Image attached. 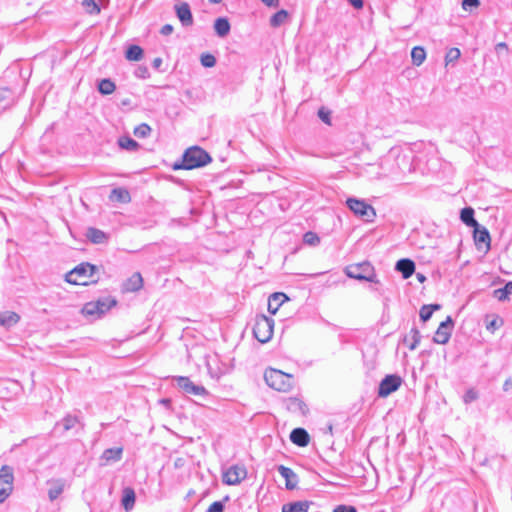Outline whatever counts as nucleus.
<instances>
[{
	"instance_id": "nucleus-52",
	"label": "nucleus",
	"mask_w": 512,
	"mask_h": 512,
	"mask_svg": "<svg viewBox=\"0 0 512 512\" xmlns=\"http://www.w3.org/2000/svg\"><path fill=\"white\" fill-rule=\"evenodd\" d=\"M502 322L503 321L501 319H493L486 325V328L488 330L494 331L495 329H498L502 325Z\"/></svg>"
},
{
	"instance_id": "nucleus-5",
	"label": "nucleus",
	"mask_w": 512,
	"mask_h": 512,
	"mask_svg": "<svg viewBox=\"0 0 512 512\" xmlns=\"http://www.w3.org/2000/svg\"><path fill=\"white\" fill-rule=\"evenodd\" d=\"M97 270V266L83 262L68 272L65 276V280L70 284L87 285V279L91 278Z\"/></svg>"
},
{
	"instance_id": "nucleus-3",
	"label": "nucleus",
	"mask_w": 512,
	"mask_h": 512,
	"mask_svg": "<svg viewBox=\"0 0 512 512\" xmlns=\"http://www.w3.org/2000/svg\"><path fill=\"white\" fill-rule=\"evenodd\" d=\"M264 379L269 387L280 392H288L294 385V376L292 374L273 368L265 371Z\"/></svg>"
},
{
	"instance_id": "nucleus-14",
	"label": "nucleus",
	"mask_w": 512,
	"mask_h": 512,
	"mask_svg": "<svg viewBox=\"0 0 512 512\" xmlns=\"http://www.w3.org/2000/svg\"><path fill=\"white\" fill-rule=\"evenodd\" d=\"M277 471L285 479V486L288 490H293L297 487L298 476L291 468L284 465H279L277 467Z\"/></svg>"
},
{
	"instance_id": "nucleus-32",
	"label": "nucleus",
	"mask_w": 512,
	"mask_h": 512,
	"mask_svg": "<svg viewBox=\"0 0 512 512\" xmlns=\"http://www.w3.org/2000/svg\"><path fill=\"white\" fill-rule=\"evenodd\" d=\"M125 57L129 61H139L143 57V49L138 45H130L125 52Z\"/></svg>"
},
{
	"instance_id": "nucleus-42",
	"label": "nucleus",
	"mask_w": 512,
	"mask_h": 512,
	"mask_svg": "<svg viewBox=\"0 0 512 512\" xmlns=\"http://www.w3.org/2000/svg\"><path fill=\"white\" fill-rule=\"evenodd\" d=\"M201 65L205 68H212L216 65V57L210 53H203L200 56Z\"/></svg>"
},
{
	"instance_id": "nucleus-22",
	"label": "nucleus",
	"mask_w": 512,
	"mask_h": 512,
	"mask_svg": "<svg viewBox=\"0 0 512 512\" xmlns=\"http://www.w3.org/2000/svg\"><path fill=\"white\" fill-rule=\"evenodd\" d=\"M122 454V447L108 448L103 451L101 460H104L106 464L110 462H117L121 460Z\"/></svg>"
},
{
	"instance_id": "nucleus-23",
	"label": "nucleus",
	"mask_w": 512,
	"mask_h": 512,
	"mask_svg": "<svg viewBox=\"0 0 512 512\" xmlns=\"http://www.w3.org/2000/svg\"><path fill=\"white\" fill-rule=\"evenodd\" d=\"M311 504L312 502L306 500L290 502L282 506V512H308Z\"/></svg>"
},
{
	"instance_id": "nucleus-46",
	"label": "nucleus",
	"mask_w": 512,
	"mask_h": 512,
	"mask_svg": "<svg viewBox=\"0 0 512 512\" xmlns=\"http://www.w3.org/2000/svg\"><path fill=\"white\" fill-rule=\"evenodd\" d=\"M479 397L478 392L474 388L468 389L465 394L463 395V402L465 404H470L477 400Z\"/></svg>"
},
{
	"instance_id": "nucleus-50",
	"label": "nucleus",
	"mask_w": 512,
	"mask_h": 512,
	"mask_svg": "<svg viewBox=\"0 0 512 512\" xmlns=\"http://www.w3.org/2000/svg\"><path fill=\"white\" fill-rule=\"evenodd\" d=\"M318 116L324 123L330 124V111L322 107L318 110Z\"/></svg>"
},
{
	"instance_id": "nucleus-21",
	"label": "nucleus",
	"mask_w": 512,
	"mask_h": 512,
	"mask_svg": "<svg viewBox=\"0 0 512 512\" xmlns=\"http://www.w3.org/2000/svg\"><path fill=\"white\" fill-rule=\"evenodd\" d=\"M421 341L420 331L416 326H413L408 335L403 339L404 344L408 346L410 350H415Z\"/></svg>"
},
{
	"instance_id": "nucleus-10",
	"label": "nucleus",
	"mask_w": 512,
	"mask_h": 512,
	"mask_svg": "<svg viewBox=\"0 0 512 512\" xmlns=\"http://www.w3.org/2000/svg\"><path fill=\"white\" fill-rule=\"evenodd\" d=\"M402 384V378L397 374L386 375L380 382L378 387V396L387 397L397 391Z\"/></svg>"
},
{
	"instance_id": "nucleus-25",
	"label": "nucleus",
	"mask_w": 512,
	"mask_h": 512,
	"mask_svg": "<svg viewBox=\"0 0 512 512\" xmlns=\"http://www.w3.org/2000/svg\"><path fill=\"white\" fill-rule=\"evenodd\" d=\"M20 321V316L16 312L5 311L0 313V326L10 328Z\"/></svg>"
},
{
	"instance_id": "nucleus-57",
	"label": "nucleus",
	"mask_w": 512,
	"mask_h": 512,
	"mask_svg": "<svg viewBox=\"0 0 512 512\" xmlns=\"http://www.w3.org/2000/svg\"><path fill=\"white\" fill-rule=\"evenodd\" d=\"M512 388V379H507L503 384V390L508 391Z\"/></svg>"
},
{
	"instance_id": "nucleus-53",
	"label": "nucleus",
	"mask_w": 512,
	"mask_h": 512,
	"mask_svg": "<svg viewBox=\"0 0 512 512\" xmlns=\"http://www.w3.org/2000/svg\"><path fill=\"white\" fill-rule=\"evenodd\" d=\"M173 30H174V28L171 24H165L162 26L160 33L163 36H168V35L172 34Z\"/></svg>"
},
{
	"instance_id": "nucleus-63",
	"label": "nucleus",
	"mask_w": 512,
	"mask_h": 512,
	"mask_svg": "<svg viewBox=\"0 0 512 512\" xmlns=\"http://www.w3.org/2000/svg\"><path fill=\"white\" fill-rule=\"evenodd\" d=\"M332 430H333V426H332V424H329V425H328V431H329L330 433H332Z\"/></svg>"
},
{
	"instance_id": "nucleus-6",
	"label": "nucleus",
	"mask_w": 512,
	"mask_h": 512,
	"mask_svg": "<svg viewBox=\"0 0 512 512\" xmlns=\"http://www.w3.org/2000/svg\"><path fill=\"white\" fill-rule=\"evenodd\" d=\"M345 274L352 279L378 283L374 267L369 262L349 265L345 268Z\"/></svg>"
},
{
	"instance_id": "nucleus-60",
	"label": "nucleus",
	"mask_w": 512,
	"mask_h": 512,
	"mask_svg": "<svg viewBox=\"0 0 512 512\" xmlns=\"http://www.w3.org/2000/svg\"><path fill=\"white\" fill-rule=\"evenodd\" d=\"M417 279H418L420 282H424V281L426 280V277H425L423 274L418 273V274H417Z\"/></svg>"
},
{
	"instance_id": "nucleus-48",
	"label": "nucleus",
	"mask_w": 512,
	"mask_h": 512,
	"mask_svg": "<svg viewBox=\"0 0 512 512\" xmlns=\"http://www.w3.org/2000/svg\"><path fill=\"white\" fill-rule=\"evenodd\" d=\"M480 5V0H463L462 8L465 11H472L474 8H477Z\"/></svg>"
},
{
	"instance_id": "nucleus-8",
	"label": "nucleus",
	"mask_w": 512,
	"mask_h": 512,
	"mask_svg": "<svg viewBox=\"0 0 512 512\" xmlns=\"http://www.w3.org/2000/svg\"><path fill=\"white\" fill-rule=\"evenodd\" d=\"M172 380L183 394L201 397H207L209 395L208 390L204 386L195 384L187 376H173Z\"/></svg>"
},
{
	"instance_id": "nucleus-24",
	"label": "nucleus",
	"mask_w": 512,
	"mask_h": 512,
	"mask_svg": "<svg viewBox=\"0 0 512 512\" xmlns=\"http://www.w3.org/2000/svg\"><path fill=\"white\" fill-rule=\"evenodd\" d=\"M85 235L93 244L105 243L108 238L105 232L94 227H89Z\"/></svg>"
},
{
	"instance_id": "nucleus-27",
	"label": "nucleus",
	"mask_w": 512,
	"mask_h": 512,
	"mask_svg": "<svg viewBox=\"0 0 512 512\" xmlns=\"http://www.w3.org/2000/svg\"><path fill=\"white\" fill-rule=\"evenodd\" d=\"M287 409L293 413L305 415L308 411L307 405L299 398L292 397L287 401Z\"/></svg>"
},
{
	"instance_id": "nucleus-9",
	"label": "nucleus",
	"mask_w": 512,
	"mask_h": 512,
	"mask_svg": "<svg viewBox=\"0 0 512 512\" xmlns=\"http://www.w3.org/2000/svg\"><path fill=\"white\" fill-rule=\"evenodd\" d=\"M346 205L355 215L360 216L366 221H372L376 216L375 209L364 200L348 198Z\"/></svg>"
},
{
	"instance_id": "nucleus-58",
	"label": "nucleus",
	"mask_w": 512,
	"mask_h": 512,
	"mask_svg": "<svg viewBox=\"0 0 512 512\" xmlns=\"http://www.w3.org/2000/svg\"><path fill=\"white\" fill-rule=\"evenodd\" d=\"M160 403L165 407H169L171 404V400L169 398H163L160 400Z\"/></svg>"
},
{
	"instance_id": "nucleus-39",
	"label": "nucleus",
	"mask_w": 512,
	"mask_h": 512,
	"mask_svg": "<svg viewBox=\"0 0 512 512\" xmlns=\"http://www.w3.org/2000/svg\"><path fill=\"white\" fill-rule=\"evenodd\" d=\"M151 131L152 129L148 124L141 123L140 125L134 128V135L137 138H146L150 135Z\"/></svg>"
},
{
	"instance_id": "nucleus-30",
	"label": "nucleus",
	"mask_w": 512,
	"mask_h": 512,
	"mask_svg": "<svg viewBox=\"0 0 512 512\" xmlns=\"http://www.w3.org/2000/svg\"><path fill=\"white\" fill-rule=\"evenodd\" d=\"M440 309H441V305L437 304V303L429 304V305H423L420 308V311H419L420 319L423 322H427L432 317L433 312L437 311V310H440Z\"/></svg>"
},
{
	"instance_id": "nucleus-45",
	"label": "nucleus",
	"mask_w": 512,
	"mask_h": 512,
	"mask_svg": "<svg viewBox=\"0 0 512 512\" xmlns=\"http://www.w3.org/2000/svg\"><path fill=\"white\" fill-rule=\"evenodd\" d=\"M303 241L309 245H317L320 243V238L316 233L309 231L304 234Z\"/></svg>"
},
{
	"instance_id": "nucleus-61",
	"label": "nucleus",
	"mask_w": 512,
	"mask_h": 512,
	"mask_svg": "<svg viewBox=\"0 0 512 512\" xmlns=\"http://www.w3.org/2000/svg\"><path fill=\"white\" fill-rule=\"evenodd\" d=\"M512 295V281L509 282V296Z\"/></svg>"
},
{
	"instance_id": "nucleus-16",
	"label": "nucleus",
	"mask_w": 512,
	"mask_h": 512,
	"mask_svg": "<svg viewBox=\"0 0 512 512\" xmlns=\"http://www.w3.org/2000/svg\"><path fill=\"white\" fill-rule=\"evenodd\" d=\"M290 441L299 447H305L309 444L310 436L304 428L298 427L291 431Z\"/></svg>"
},
{
	"instance_id": "nucleus-56",
	"label": "nucleus",
	"mask_w": 512,
	"mask_h": 512,
	"mask_svg": "<svg viewBox=\"0 0 512 512\" xmlns=\"http://www.w3.org/2000/svg\"><path fill=\"white\" fill-rule=\"evenodd\" d=\"M161 65H162V59L160 57H157L152 61V67L154 69H159Z\"/></svg>"
},
{
	"instance_id": "nucleus-13",
	"label": "nucleus",
	"mask_w": 512,
	"mask_h": 512,
	"mask_svg": "<svg viewBox=\"0 0 512 512\" xmlns=\"http://www.w3.org/2000/svg\"><path fill=\"white\" fill-rule=\"evenodd\" d=\"M175 12L183 26H191L193 24V16L190 6L186 2L175 5Z\"/></svg>"
},
{
	"instance_id": "nucleus-35",
	"label": "nucleus",
	"mask_w": 512,
	"mask_h": 512,
	"mask_svg": "<svg viewBox=\"0 0 512 512\" xmlns=\"http://www.w3.org/2000/svg\"><path fill=\"white\" fill-rule=\"evenodd\" d=\"M411 58H412V63L415 66H420L426 58L425 49L421 46L414 47L411 51Z\"/></svg>"
},
{
	"instance_id": "nucleus-44",
	"label": "nucleus",
	"mask_w": 512,
	"mask_h": 512,
	"mask_svg": "<svg viewBox=\"0 0 512 512\" xmlns=\"http://www.w3.org/2000/svg\"><path fill=\"white\" fill-rule=\"evenodd\" d=\"M13 484H1L0 483V503H3L12 493Z\"/></svg>"
},
{
	"instance_id": "nucleus-11",
	"label": "nucleus",
	"mask_w": 512,
	"mask_h": 512,
	"mask_svg": "<svg viewBox=\"0 0 512 512\" xmlns=\"http://www.w3.org/2000/svg\"><path fill=\"white\" fill-rule=\"evenodd\" d=\"M247 477V470L242 465H232L222 474V480L227 485H238Z\"/></svg>"
},
{
	"instance_id": "nucleus-31",
	"label": "nucleus",
	"mask_w": 512,
	"mask_h": 512,
	"mask_svg": "<svg viewBox=\"0 0 512 512\" xmlns=\"http://www.w3.org/2000/svg\"><path fill=\"white\" fill-rule=\"evenodd\" d=\"M64 490V483L62 480L51 482V487L48 490V496L51 501L56 500Z\"/></svg>"
},
{
	"instance_id": "nucleus-15",
	"label": "nucleus",
	"mask_w": 512,
	"mask_h": 512,
	"mask_svg": "<svg viewBox=\"0 0 512 512\" xmlns=\"http://www.w3.org/2000/svg\"><path fill=\"white\" fill-rule=\"evenodd\" d=\"M472 228H473V238H474L475 244L478 246L485 245V247L487 249H489L490 241H491L489 231L484 226H481L480 224H477L476 226H474Z\"/></svg>"
},
{
	"instance_id": "nucleus-12",
	"label": "nucleus",
	"mask_w": 512,
	"mask_h": 512,
	"mask_svg": "<svg viewBox=\"0 0 512 512\" xmlns=\"http://www.w3.org/2000/svg\"><path fill=\"white\" fill-rule=\"evenodd\" d=\"M454 321L451 316H448L445 321H442L437 328L433 337V342L437 344H446L450 340Z\"/></svg>"
},
{
	"instance_id": "nucleus-49",
	"label": "nucleus",
	"mask_w": 512,
	"mask_h": 512,
	"mask_svg": "<svg viewBox=\"0 0 512 512\" xmlns=\"http://www.w3.org/2000/svg\"><path fill=\"white\" fill-rule=\"evenodd\" d=\"M135 76L137 78H141V79H146L149 77V71L147 69V67L145 66H139L136 70H135Z\"/></svg>"
},
{
	"instance_id": "nucleus-29",
	"label": "nucleus",
	"mask_w": 512,
	"mask_h": 512,
	"mask_svg": "<svg viewBox=\"0 0 512 512\" xmlns=\"http://www.w3.org/2000/svg\"><path fill=\"white\" fill-rule=\"evenodd\" d=\"M474 214H475V212H474V209L472 207H464L460 211V219L468 227H474L477 224H479L476 221V219L474 217Z\"/></svg>"
},
{
	"instance_id": "nucleus-38",
	"label": "nucleus",
	"mask_w": 512,
	"mask_h": 512,
	"mask_svg": "<svg viewBox=\"0 0 512 512\" xmlns=\"http://www.w3.org/2000/svg\"><path fill=\"white\" fill-rule=\"evenodd\" d=\"M288 18V12L284 9L279 10L270 18V25L272 27L281 26Z\"/></svg>"
},
{
	"instance_id": "nucleus-28",
	"label": "nucleus",
	"mask_w": 512,
	"mask_h": 512,
	"mask_svg": "<svg viewBox=\"0 0 512 512\" xmlns=\"http://www.w3.org/2000/svg\"><path fill=\"white\" fill-rule=\"evenodd\" d=\"M214 29L219 37H225L229 34L231 26L227 18L219 17L215 20Z\"/></svg>"
},
{
	"instance_id": "nucleus-1",
	"label": "nucleus",
	"mask_w": 512,
	"mask_h": 512,
	"mask_svg": "<svg viewBox=\"0 0 512 512\" xmlns=\"http://www.w3.org/2000/svg\"><path fill=\"white\" fill-rule=\"evenodd\" d=\"M212 161L211 156L203 148L192 146L185 150L181 161H176L172 165L173 170H192L203 167Z\"/></svg>"
},
{
	"instance_id": "nucleus-19",
	"label": "nucleus",
	"mask_w": 512,
	"mask_h": 512,
	"mask_svg": "<svg viewBox=\"0 0 512 512\" xmlns=\"http://www.w3.org/2000/svg\"><path fill=\"white\" fill-rule=\"evenodd\" d=\"M288 300V297L282 292H276L270 295L268 299V311L276 314L281 305Z\"/></svg>"
},
{
	"instance_id": "nucleus-41",
	"label": "nucleus",
	"mask_w": 512,
	"mask_h": 512,
	"mask_svg": "<svg viewBox=\"0 0 512 512\" xmlns=\"http://www.w3.org/2000/svg\"><path fill=\"white\" fill-rule=\"evenodd\" d=\"M493 296L499 301H506L509 299V282L502 288L495 289Z\"/></svg>"
},
{
	"instance_id": "nucleus-20",
	"label": "nucleus",
	"mask_w": 512,
	"mask_h": 512,
	"mask_svg": "<svg viewBox=\"0 0 512 512\" xmlns=\"http://www.w3.org/2000/svg\"><path fill=\"white\" fill-rule=\"evenodd\" d=\"M136 494L133 488L126 487L123 489L121 504L125 511L129 512L134 508Z\"/></svg>"
},
{
	"instance_id": "nucleus-34",
	"label": "nucleus",
	"mask_w": 512,
	"mask_h": 512,
	"mask_svg": "<svg viewBox=\"0 0 512 512\" xmlns=\"http://www.w3.org/2000/svg\"><path fill=\"white\" fill-rule=\"evenodd\" d=\"M115 89V83L109 78L102 79L98 84V91L103 95H110Z\"/></svg>"
},
{
	"instance_id": "nucleus-59",
	"label": "nucleus",
	"mask_w": 512,
	"mask_h": 512,
	"mask_svg": "<svg viewBox=\"0 0 512 512\" xmlns=\"http://www.w3.org/2000/svg\"><path fill=\"white\" fill-rule=\"evenodd\" d=\"M496 48H497V49H499V48H505V49H507L508 47H507V44H506L505 42H501V43H498V44H497Z\"/></svg>"
},
{
	"instance_id": "nucleus-26",
	"label": "nucleus",
	"mask_w": 512,
	"mask_h": 512,
	"mask_svg": "<svg viewBox=\"0 0 512 512\" xmlns=\"http://www.w3.org/2000/svg\"><path fill=\"white\" fill-rule=\"evenodd\" d=\"M109 199L120 203H128L131 201V196L126 188L118 187L112 189Z\"/></svg>"
},
{
	"instance_id": "nucleus-17",
	"label": "nucleus",
	"mask_w": 512,
	"mask_h": 512,
	"mask_svg": "<svg viewBox=\"0 0 512 512\" xmlns=\"http://www.w3.org/2000/svg\"><path fill=\"white\" fill-rule=\"evenodd\" d=\"M395 269L402 274L404 279H408L415 272V263L411 259L403 258L396 262Z\"/></svg>"
},
{
	"instance_id": "nucleus-54",
	"label": "nucleus",
	"mask_w": 512,
	"mask_h": 512,
	"mask_svg": "<svg viewBox=\"0 0 512 512\" xmlns=\"http://www.w3.org/2000/svg\"><path fill=\"white\" fill-rule=\"evenodd\" d=\"M348 2L356 9H360L363 7V0H348Z\"/></svg>"
},
{
	"instance_id": "nucleus-47",
	"label": "nucleus",
	"mask_w": 512,
	"mask_h": 512,
	"mask_svg": "<svg viewBox=\"0 0 512 512\" xmlns=\"http://www.w3.org/2000/svg\"><path fill=\"white\" fill-rule=\"evenodd\" d=\"M461 53H460V50L458 48H451L447 53H446V56H445V60H446V63H450V62H453L455 60H457L459 57H460Z\"/></svg>"
},
{
	"instance_id": "nucleus-43",
	"label": "nucleus",
	"mask_w": 512,
	"mask_h": 512,
	"mask_svg": "<svg viewBox=\"0 0 512 512\" xmlns=\"http://www.w3.org/2000/svg\"><path fill=\"white\" fill-rule=\"evenodd\" d=\"M229 501V496H225L223 498V500L221 501H215L213 502L209 507L208 509L206 510V512H224V509H225V503Z\"/></svg>"
},
{
	"instance_id": "nucleus-62",
	"label": "nucleus",
	"mask_w": 512,
	"mask_h": 512,
	"mask_svg": "<svg viewBox=\"0 0 512 512\" xmlns=\"http://www.w3.org/2000/svg\"><path fill=\"white\" fill-rule=\"evenodd\" d=\"M209 2L214 3V4H218V3L222 2V0H209Z\"/></svg>"
},
{
	"instance_id": "nucleus-18",
	"label": "nucleus",
	"mask_w": 512,
	"mask_h": 512,
	"mask_svg": "<svg viewBox=\"0 0 512 512\" xmlns=\"http://www.w3.org/2000/svg\"><path fill=\"white\" fill-rule=\"evenodd\" d=\"M143 287V278L139 272H135L123 283V291L136 292Z\"/></svg>"
},
{
	"instance_id": "nucleus-33",
	"label": "nucleus",
	"mask_w": 512,
	"mask_h": 512,
	"mask_svg": "<svg viewBox=\"0 0 512 512\" xmlns=\"http://www.w3.org/2000/svg\"><path fill=\"white\" fill-rule=\"evenodd\" d=\"M78 422V418L76 416L67 415L63 419H61L59 422L56 423L55 428L58 429L62 427L63 431H69L73 427H75L76 423Z\"/></svg>"
},
{
	"instance_id": "nucleus-37",
	"label": "nucleus",
	"mask_w": 512,
	"mask_h": 512,
	"mask_svg": "<svg viewBox=\"0 0 512 512\" xmlns=\"http://www.w3.org/2000/svg\"><path fill=\"white\" fill-rule=\"evenodd\" d=\"M118 144L122 149L128 151H135L139 148V144L134 139L128 136L120 137L118 140Z\"/></svg>"
},
{
	"instance_id": "nucleus-36",
	"label": "nucleus",
	"mask_w": 512,
	"mask_h": 512,
	"mask_svg": "<svg viewBox=\"0 0 512 512\" xmlns=\"http://www.w3.org/2000/svg\"><path fill=\"white\" fill-rule=\"evenodd\" d=\"M14 475L13 468L8 465H3L0 468V483L1 484H13Z\"/></svg>"
},
{
	"instance_id": "nucleus-40",
	"label": "nucleus",
	"mask_w": 512,
	"mask_h": 512,
	"mask_svg": "<svg viewBox=\"0 0 512 512\" xmlns=\"http://www.w3.org/2000/svg\"><path fill=\"white\" fill-rule=\"evenodd\" d=\"M82 6L91 15L100 13V7L95 0H82Z\"/></svg>"
},
{
	"instance_id": "nucleus-55",
	"label": "nucleus",
	"mask_w": 512,
	"mask_h": 512,
	"mask_svg": "<svg viewBox=\"0 0 512 512\" xmlns=\"http://www.w3.org/2000/svg\"><path fill=\"white\" fill-rule=\"evenodd\" d=\"M268 7H278L279 0H261Z\"/></svg>"
},
{
	"instance_id": "nucleus-51",
	"label": "nucleus",
	"mask_w": 512,
	"mask_h": 512,
	"mask_svg": "<svg viewBox=\"0 0 512 512\" xmlns=\"http://www.w3.org/2000/svg\"><path fill=\"white\" fill-rule=\"evenodd\" d=\"M333 512H357V509L351 505H338L334 508Z\"/></svg>"
},
{
	"instance_id": "nucleus-2",
	"label": "nucleus",
	"mask_w": 512,
	"mask_h": 512,
	"mask_svg": "<svg viewBox=\"0 0 512 512\" xmlns=\"http://www.w3.org/2000/svg\"><path fill=\"white\" fill-rule=\"evenodd\" d=\"M26 84L20 75H17L11 83H0V106L8 108L15 104L23 95Z\"/></svg>"
},
{
	"instance_id": "nucleus-4",
	"label": "nucleus",
	"mask_w": 512,
	"mask_h": 512,
	"mask_svg": "<svg viewBox=\"0 0 512 512\" xmlns=\"http://www.w3.org/2000/svg\"><path fill=\"white\" fill-rule=\"evenodd\" d=\"M117 304L115 298L103 297L96 301L87 302L81 309V313L93 319L102 317L107 311Z\"/></svg>"
},
{
	"instance_id": "nucleus-7",
	"label": "nucleus",
	"mask_w": 512,
	"mask_h": 512,
	"mask_svg": "<svg viewBox=\"0 0 512 512\" xmlns=\"http://www.w3.org/2000/svg\"><path fill=\"white\" fill-rule=\"evenodd\" d=\"M274 320L266 315H257L253 326V335L261 343L268 342L273 336Z\"/></svg>"
}]
</instances>
